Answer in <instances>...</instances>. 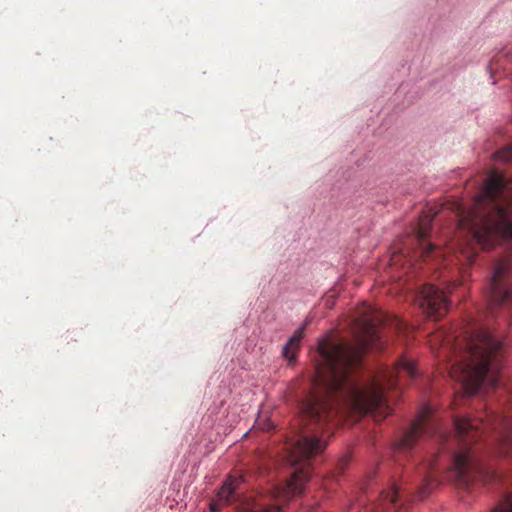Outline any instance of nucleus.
I'll use <instances>...</instances> for the list:
<instances>
[{
    "mask_svg": "<svg viewBox=\"0 0 512 512\" xmlns=\"http://www.w3.org/2000/svg\"><path fill=\"white\" fill-rule=\"evenodd\" d=\"M437 357L447 361L449 375L465 395L500 383L502 360L509 347L507 336L476 320L467 321L458 331L438 329L429 335Z\"/></svg>",
    "mask_w": 512,
    "mask_h": 512,
    "instance_id": "3",
    "label": "nucleus"
},
{
    "mask_svg": "<svg viewBox=\"0 0 512 512\" xmlns=\"http://www.w3.org/2000/svg\"><path fill=\"white\" fill-rule=\"evenodd\" d=\"M454 436L464 446L453 455L449 479L467 490L496 480L497 473L469 444L485 436L486 445L492 454L508 456L512 451V402L503 400L496 408H485L477 417L455 418Z\"/></svg>",
    "mask_w": 512,
    "mask_h": 512,
    "instance_id": "4",
    "label": "nucleus"
},
{
    "mask_svg": "<svg viewBox=\"0 0 512 512\" xmlns=\"http://www.w3.org/2000/svg\"><path fill=\"white\" fill-rule=\"evenodd\" d=\"M417 301L422 311L435 320L443 317L449 309V301L443 291L431 284H426L420 290Z\"/></svg>",
    "mask_w": 512,
    "mask_h": 512,
    "instance_id": "7",
    "label": "nucleus"
},
{
    "mask_svg": "<svg viewBox=\"0 0 512 512\" xmlns=\"http://www.w3.org/2000/svg\"><path fill=\"white\" fill-rule=\"evenodd\" d=\"M424 481H425V485L423 487H421L418 491V498L419 499H423L425 498L429 492H430V485H432L435 481H436V478L435 476L431 473V474H425L424 476Z\"/></svg>",
    "mask_w": 512,
    "mask_h": 512,
    "instance_id": "12",
    "label": "nucleus"
},
{
    "mask_svg": "<svg viewBox=\"0 0 512 512\" xmlns=\"http://www.w3.org/2000/svg\"><path fill=\"white\" fill-rule=\"evenodd\" d=\"M495 160L503 163L512 161V144L497 151L495 153Z\"/></svg>",
    "mask_w": 512,
    "mask_h": 512,
    "instance_id": "13",
    "label": "nucleus"
},
{
    "mask_svg": "<svg viewBox=\"0 0 512 512\" xmlns=\"http://www.w3.org/2000/svg\"><path fill=\"white\" fill-rule=\"evenodd\" d=\"M454 209L459 232L452 243L442 249L430 242L429 232L438 211L425 212L412 234L394 252L393 262H397L398 254L424 261L434 258L438 264L454 265L460 271L473 263L478 247L490 249L512 238V181L501 172L492 170L487 175L469 209L461 203H455Z\"/></svg>",
    "mask_w": 512,
    "mask_h": 512,
    "instance_id": "2",
    "label": "nucleus"
},
{
    "mask_svg": "<svg viewBox=\"0 0 512 512\" xmlns=\"http://www.w3.org/2000/svg\"><path fill=\"white\" fill-rule=\"evenodd\" d=\"M461 284V281L459 279H455L450 283L451 288H454Z\"/></svg>",
    "mask_w": 512,
    "mask_h": 512,
    "instance_id": "15",
    "label": "nucleus"
},
{
    "mask_svg": "<svg viewBox=\"0 0 512 512\" xmlns=\"http://www.w3.org/2000/svg\"><path fill=\"white\" fill-rule=\"evenodd\" d=\"M304 329L305 325L298 328L283 347V356L290 361L294 360L296 357L300 342L304 337Z\"/></svg>",
    "mask_w": 512,
    "mask_h": 512,
    "instance_id": "11",
    "label": "nucleus"
},
{
    "mask_svg": "<svg viewBox=\"0 0 512 512\" xmlns=\"http://www.w3.org/2000/svg\"><path fill=\"white\" fill-rule=\"evenodd\" d=\"M381 326L402 332L405 324L368 304L356 309L353 320L354 343L323 338L318 343L313 391L300 403L299 431L285 445V461L293 469L291 476L273 491L274 498L288 501L302 493L310 477V460L327 445L333 420L349 412L390 413L385 391L397 389L404 377L413 379L417 369L412 360L400 358L385 368L379 378L363 381L356 376L362 355L382 348Z\"/></svg>",
    "mask_w": 512,
    "mask_h": 512,
    "instance_id": "1",
    "label": "nucleus"
},
{
    "mask_svg": "<svg viewBox=\"0 0 512 512\" xmlns=\"http://www.w3.org/2000/svg\"><path fill=\"white\" fill-rule=\"evenodd\" d=\"M434 461H435V459H434V458H433V459H431V460L426 461V462L424 463V467H423V468H424V470H425V471L433 470V469H434V467H435Z\"/></svg>",
    "mask_w": 512,
    "mask_h": 512,
    "instance_id": "14",
    "label": "nucleus"
},
{
    "mask_svg": "<svg viewBox=\"0 0 512 512\" xmlns=\"http://www.w3.org/2000/svg\"><path fill=\"white\" fill-rule=\"evenodd\" d=\"M485 294L491 309L502 308L504 321L512 329V252L494 264Z\"/></svg>",
    "mask_w": 512,
    "mask_h": 512,
    "instance_id": "5",
    "label": "nucleus"
},
{
    "mask_svg": "<svg viewBox=\"0 0 512 512\" xmlns=\"http://www.w3.org/2000/svg\"><path fill=\"white\" fill-rule=\"evenodd\" d=\"M247 512H282V506L279 504H269L263 498H251L242 502Z\"/></svg>",
    "mask_w": 512,
    "mask_h": 512,
    "instance_id": "10",
    "label": "nucleus"
},
{
    "mask_svg": "<svg viewBox=\"0 0 512 512\" xmlns=\"http://www.w3.org/2000/svg\"><path fill=\"white\" fill-rule=\"evenodd\" d=\"M402 508V502L399 495V487L392 484L389 489L382 490L377 503L374 504V512H399Z\"/></svg>",
    "mask_w": 512,
    "mask_h": 512,
    "instance_id": "9",
    "label": "nucleus"
},
{
    "mask_svg": "<svg viewBox=\"0 0 512 512\" xmlns=\"http://www.w3.org/2000/svg\"><path fill=\"white\" fill-rule=\"evenodd\" d=\"M241 483V477L230 476L220 488L216 497L212 500L210 504L211 511L216 512L220 510L222 506L240 501L238 489Z\"/></svg>",
    "mask_w": 512,
    "mask_h": 512,
    "instance_id": "8",
    "label": "nucleus"
},
{
    "mask_svg": "<svg viewBox=\"0 0 512 512\" xmlns=\"http://www.w3.org/2000/svg\"><path fill=\"white\" fill-rule=\"evenodd\" d=\"M425 437H434L437 442L445 441L448 437L441 421L429 406H425L412 425L402 433L395 449L399 452H406Z\"/></svg>",
    "mask_w": 512,
    "mask_h": 512,
    "instance_id": "6",
    "label": "nucleus"
}]
</instances>
